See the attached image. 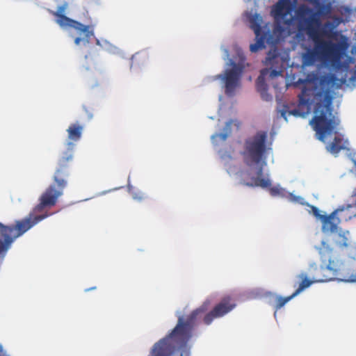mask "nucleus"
<instances>
[{"mask_svg":"<svg viewBox=\"0 0 356 356\" xmlns=\"http://www.w3.org/2000/svg\"><path fill=\"white\" fill-rule=\"evenodd\" d=\"M346 74L338 79L335 74H328L321 77L318 85L305 87L298 95L299 106L314 105V116L310 124L316 131L319 140L325 143L326 136L336 134L334 129L340 123L339 119L333 114L332 101L334 92L332 88H340L348 81L355 84L356 82V65L354 68L348 70V65L343 63Z\"/></svg>","mask_w":356,"mask_h":356,"instance_id":"nucleus-1","label":"nucleus"},{"mask_svg":"<svg viewBox=\"0 0 356 356\" xmlns=\"http://www.w3.org/2000/svg\"><path fill=\"white\" fill-rule=\"evenodd\" d=\"M296 15L299 29L306 30L314 42V48L302 54V65L311 66L317 60H321L334 69L342 68L344 66L342 60L349 47L347 38L341 35V40L336 42L323 40L321 36L327 35L328 33L325 29L320 31L315 27L321 24L318 13L307 5H300L296 10Z\"/></svg>","mask_w":356,"mask_h":356,"instance_id":"nucleus-2","label":"nucleus"},{"mask_svg":"<svg viewBox=\"0 0 356 356\" xmlns=\"http://www.w3.org/2000/svg\"><path fill=\"white\" fill-rule=\"evenodd\" d=\"M206 309V307L202 305L185 318L179 316L175 327L153 345L152 356H188L191 349L190 341L193 336L197 317Z\"/></svg>","mask_w":356,"mask_h":356,"instance_id":"nucleus-3","label":"nucleus"},{"mask_svg":"<svg viewBox=\"0 0 356 356\" xmlns=\"http://www.w3.org/2000/svg\"><path fill=\"white\" fill-rule=\"evenodd\" d=\"M267 137V131H259L246 140V163L251 168L246 186L268 188L270 194L275 197L282 195L283 190L279 186H271L270 180L264 177L263 168L266 163L268 150Z\"/></svg>","mask_w":356,"mask_h":356,"instance_id":"nucleus-4","label":"nucleus"},{"mask_svg":"<svg viewBox=\"0 0 356 356\" xmlns=\"http://www.w3.org/2000/svg\"><path fill=\"white\" fill-rule=\"evenodd\" d=\"M73 161V153L67 151L63 153L59 159L58 167L54 175V184L49 186L39 199V203L35 207L33 211L40 213L45 208L55 206L58 199L63 194V190L67 186L65 178L69 175V170Z\"/></svg>","mask_w":356,"mask_h":356,"instance_id":"nucleus-5","label":"nucleus"},{"mask_svg":"<svg viewBox=\"0 0 356 356\" xmlns=\"http://www.w3.org/2000/svg\"><path fill=\"white\" fill-rule=\"evenodd\" d=\"M321 261L325 266L313 263L308 268L309 276L316 283L333 280L339 275L341 261L334 257L333 248L325 241H322L318 248Z\"/></svg>","mask_w":356,"mask_h":356,"instance_id":"nucleus-6","label":"nucleus"},{"mask_svg":"<svg viewBox=\"0 0 356 356\" xmlns=\"http://www.w3.org/2000/svg\"><path fill=\"white\" fill-rule=\"evenodd\" d=\"M49 216L47 213L38 216L30 214L20 220H17L12 225H5L0 222V259H3L16 238Z\"/></svg>","mask_w":356,"mask_h":356,"instance_id":"nucleus-7","label":"nucleus"},{"mask_svg":"<svg viewBox=\"0 0 356 356\" xmlns=\"http://www.w3.org/2000/svg\"><path fill=\"white\" fill-rule=\"evenodd\" d=\"M67 7L68 3L65 2L58 7L56 11H51V13L57 17L56 22L62 28H72L76 31V33L79 35L74 39V43L76 45L80 44L81 42L89 43L91 38L94 36L93 26L84 25L78 21L65 16L64 13Z\"/></svg>","mask_w":356,"mask_h":356,"instance_id":"nucleus-8","label":"nucleus"},{"mask_svg":"<svg viewBox=\"0 0 356 356\" xmlns=\"http://www.w3.org/2000/svg\"><path fill=\"white\" fill-rule=\"evenodd\" d=\"M229 158L230 161L227 165L228 174L234 177L236 184H243L244 164H245V143L241 140H233L230 145L229 150L227 155H222V158Z\"/></svg>","mask_w":356,"mask_h":356,"instance_id":"nucleus-9","label":"nucleus"},{"mask_svg":"<svg viewBox=\"0 0 356 356\" xmlns=\"http://www.w3.org/2000/svg\"><path fill=\"white\" fill-rule=\"evenodd\" d=\"M229 65L232 66V68L225 70L223 74L217 75L216 78L220 79L224 83L225 95L232 97L241 85L243 66L240 63H236L231 58H229Z\"/></svg>","mask_w":356,"mask_h":356,"instance_id":"nucleus-10","label":"nucleus"},{"mask_svg":"<svg viewBox=\"0 0 356 356\" xmlns=\"http://www.w3.org/2000/svg\"><path fill=\"white\" fill-rule=\"evenodd\" d=\"M235 306L236 303L232 298L229 296L223 298L211 311L204 316V323L207 325H210L214 319L222 317L232 311Z\"/></svg>","mask_w":356,"mask_h":356,"instance_id":"nucleus-11","label":"nucleus"},{"mask_svg":"<svg viewBox=\"0 0 356 356\" xmlns=\"http://www.w3.org/2000/svg\"><path fill=\"white\" fill-rule=\"evenodd\" d=\"M343 209L338 207L328 216H321L320 220L322 222V229L324 232L334 233L337 231L338 225L343 220L345 221L343 216Z\"/></svg>","mask_w":356,"mask_h":356,"instance_id":"nucleus-12","label":"nucleus"},{"mask_svg":"<svg viewBox=\"0 0 356 356\" xmlns=\"http://www.w3.org/2000/svg\"><path fill=\"white\" fill-rule=\"evenodd\" d=\"M292 10L291 3L289 0H280L273 7L275 18L282 19L284 24L291 25L293 18L286 19Z\"/></svg>","mask_w":356,"mask_h":356,"instance_id":"nucleus-13","label":"nucleus"},{"mask_svg":"<svg viewBox=\"0 0 356 356\" xmlns=\"http://www.w3.org/2000/svg\"><path fill=\"white\" fill-rule=\"evenodd\" d=\"M241 123L236 120H230L225 124V127L223 128V132L221 134H213L211 139L212 143L215 145H218L219 141H225L227 138L230 136L232 133V127H236L238 130L241 126Z\"/></svg>","mask_w":356,"mask_h":356,"instance_id":"nucleus-14","label":"nucleus"},{"mask_svg":"<svg viewBox=\"0 0 356 356\" xmlns=\"http://www.w3.org/2000/svg\"><path fill=\"white\" fill-rule=\"evenodd\" d=\"M83 127L79 123L71 124L67 129L68 140L71 142H77L82 136Z\"/></svg>","mask_w":356,"mask_h":356,"instance_id":"nucleus-15","label":"nucleus"},{"mask_svg":"<svg viewBox=\"0 0 356 356\" xmlns=\"http://www.w3.org/2000/svg\"><path fill=\"white\" fill-rule=\"evenodd\" d=\"M347 141H343L341 137H334L332 142L327 144L326 149L332 154H337L342 149H346V143Z\"/></svg>","mask_w":356,"mask_h":356,"instance_id":"nucleus-16","label":"nucleus"},{"mask_svg":"<svg viewBox=\"0 0 356 356\" xmlns=\"http://www.w3.org/2000/svg\"><path fill=\"white\" fill-rule=\"evenodd\" d=\"M339 239L337 241V245L341 248H353L356 249V246L353 245L352 241L350 238V232L349 231H340L338 233Z\"/></svg>","mask_w":356,"mask_h":356,"instance_id":"nucleus-17","label":"nucleus"},{"mask_svg":"<svg viewBox=\"0 0 356 356\" xmlns=\"http://www.w3.org/2000/svg\"><path fill=\"white\" fill-rule=\"evenodd\" d=\"M257 89L261 94L263 99L266 101L270 100L272 97L267 93L268 86L265 82L264 78L262 76H259L257 80Z\"/></svg>","mask_w":356,"mask_h":356,"instance_id":"nucleus-18","label":"nucleus"},{"mask_svg":"<svg viewBox=\"0 0 356 356\" xmlns=\"http://www.w3.org/2000/svg\"><path fill=\"white\" fill-rule=\"evenodd\" d=\"M298 278L301 280L298 288L294 291L293 296H297L305 289L309 287L313 283H316L314 280L310 277L308 278L305 273H301L298 275Z\"/></svg>","mask_w":356,"mask_h":356,"instance_id":"nucleus-19","label":"nucleus"},{"mask_svg":"<svg viewBox=\"0 0 356 356\" xmlns=\"http://www.w3.org/2000/svg\"><path fill=\"white\" fill-rule=\"evenodd\" d=\"M148 58L147 54L146 52H137L134 54L131 57V67L134 66H138L143 65L146 63Z\"/></svg>","mask_w":356,"mask_h":356,"instance_id":"nucleus-20","label":"nucleus"},{"mask_svg":"<svg viewBox=\"0 0 356 356\" xmlns=\"http://www.w3.org/2000/svg\"><path fill=\"white\" fill-rule=\"evenodd\" d=\"M339 207L343 208V211L353 207L356 208V187L353 189L352 194L347 199L346 204Z\"/></svg>","mask_w":356,"mask_h":356,"instance_id":"nucleus-21","label":"nucleus"},{"mask_svg":"<svg viewBox=\"0 0 356 356\" xmlns=\"http://www.w3.org/2000/svg\"><path fill=\"white\" fill-rule=\"evenodd\" d=\"M296 296H293V293L291 296H289L288 297H277L276 298V302H275V309H281L284 305L288 302L290 300H291L293 298H294Z\"/></svg>","mask_w":356,"mask_h":356,"instance_id":"nucleus-22","label":"nucleus"},{"mask_svg":"<svg viewBox=\"0 0 356 356\" xmlns=\"http://www.w3.org/2000/svg\"><path fill=\"white\" fill-rule=\"evenodd\" d=\"M261 45H263V41H262V40H260L258 41V44H251L250 47V49L252 52H254V51H257V49H259V47H260Z\"/></svg>","mask_w":356,"mask_h":356,"instance_id":"nucleus-23","label":"nucleus"},{"mask_svg":"<svg viewBox=\"0 0 356 356\" xmlns=\"http://www.w3.org/2000/svg\"><path fill=\"white\" fill-rule=\"evenodd\" d=\"M282 70H272L270 72V76L271 78H274V77L278 76L280 75H282Z\"/></svg>","mask_w":356,"mask_h":356,"instance_id":"nucleus-24","label":"nucleus"},{"mask_svg":"<svg viewBox=\"0 0 356 356\" xmlns=\"http://www.w3.org/2000/svg\"><path fill=\"white\" fill-rule=\"evenodd\" d=\"M311 207H312V211H313V214L320 219V217H321V215L320 214L319 209L317 207H314V206H312Z\"/></svg>","mask_w":356,"mask_h":356,"instance_id":"nucleus-25","label":"nucleus"},{"mask_svg":"<svg viewBox=\"0 0 356 356\" xmlns=\"http://www.w3.org/2000/svg\"><path fill=\"white\" fill-rule=\"evenodd\" d=\"M354 218H356V212L353 214H349L348 216H344L345 221L350 220Z\"/></svg>","mask_w":356,"mask_h":356,"instance_id":"nucleus-26","label":"nucleus"},{"mask_svg":"<svg viewBox=\"0 0 356 356\" xmlns=\"http://www.w3.org/2000/svg\"><path fill=\"white\" fill-rule=\"evenodd\" d=\"M292 115H295V116H300V115H302L299 111L298 109H293L292 111H291L290 112Z\"/></svg>","mask_w":356,"mask_h":356,"instance_id":"nucleus-27","label":"nucleus"},{"mask_svg":"<svg viewBox=\"0 0 356 356\" xmlns=\"http://www.w3.org/2000/svg\"><path fill=\"white\" fill-rule=\"evenodd\" d=\"M5 354H6V353H5V351H4L3 348V346L0 343V356H5Z\"/></svg>","mask_w":356,"mask_h":356,"instance_id":"nucleus-28","label":"nucleus"},{"mask_svg":"<svg viewBox=\"0 0 356 356\" xmlns=\"http://www.w3.org/2000/svg\"><path fill=\"white\" fill-rule=\"evenodd\" d=\"M349 214H353V213H350V209H348V210H346V211L343 213V216H348Z\"/></svg>","mask_w":356,"mask_h":356,"instance_id":"nucleus-29","label":"nucleus"},{"mask_svg":"<svg viewBox=\"0 0 356 356\" xmlns=\"http://www.w3.org/2000/svg\"><path fill=\"white\" fill-rule=\"evenodd\" d=\"M224 51H225V56H226V58H225V59H228V58H229V53H228V50H227V49H224Z\"/></svg>","mask_w":356,"mask_h":356,"instance_id":"nucleus-30","label":"nucleus"},{"mask_svg":"<svg viewBox=\"0 0 356 356\" xmlns=\"http://www.w3.org/2000/svg\"><path fill=\"white\" fill-rule=\"evenodd\" d=\"M324 26L325 27H330L332 24L330 22H326Z\"/></svg>","mask_w":356,"mask_h":356,"instance_id":"nucleus-31","label":"nucleus"},{"mask_svg":"<svg viewBox=\"0 0 356 356\" xmlns=\"http://www.w3.org/2000/svg\"><path fill=\"white\" fill-rule=\"evenodd\" d=\"M68 145L71 146L72 145V143L71 142L68 143Z\"/></svg>","mask_w":356,"mask_h":356,"instance_id":"nucleus-32","label":"nucleus"},{"mask_svg":"<svg viewBox=\"0 0 356 356\" xmlns=\"http://www.w3.org/2000/svg\"><path fill=\"white\" fill-rule=\"evenodd\" d=\"M296 199H297V200H300V199H302V198H301L300 197H296Z\"/></svg>","mask_w":356,"mask_h":356,"instance_id":"nucleus-33","label":"nucleus"},{"mask_svg":"<svg viewBox=\"0 0 356 356\" xmlns=\"http://www.w3.org/2000/svg\"><path fill=\"white\" fill-rule=\"evenodd\" d=\"M255 33H256L257 35H258V30H257V31H255Z\"/></svg>","mask_w":356,"mask_h":356,"instance_id":"nucleus-34","label":"nucleus"}]
</instances>
